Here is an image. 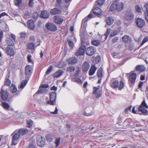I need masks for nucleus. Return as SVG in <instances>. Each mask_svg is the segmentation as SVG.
Segmentation results:
<instances>
[{
    "label": "nucleus",
    "mask_w": 148,
    "mask_h": 148,
    "mask_svg": "<svg viewBox=\"0 0 148 148\" xmlns=\"http://www.w3.org/2000/svg\"><path fill=\"white\" fill-rule=\"evenodd\" d=\"M75 69L74 66H70L67 68L66 70L67 71L69 72H72Z\"/></svg>",
    "instance_id": "nucleus-44"
},
{
    "label": "nucleus",
    "mask_w": 148,
    "mask_h": 148,
    "mask_svg": "<svg viewBox=\"0 0 148 148\" xmlns=\"http://www.w3.org/2000/svg\"><path fill=\"white\" fill-rule=\"evenodd\" d=\"M11 84V81L10 80L8 79H5V82H4V84L5 85L9 86Z\"/></svg>",
    "instance_id": "nucleus-47"
},
{
    "label": "nucleus",
    "mask_w": 148,
    "mask_h": 148,
    "mask_svg": "<svg viewBox=\"0 0 148 148\" xmlns=\"http://www.w3.org/2000/svg\"><path fill=\"white\" fill-rule=\"evenodd\" d=\"M0 94L2 99L4 101H6L8 97V92L6 90H4L3 87L1 88Z\"/></svg>",
    "instance_id": "nucleus-9"
},
{
    "label": "nucleus",
    "mask_w": 148,
    "mask_h": 148,
    "mask_svg": "<svg viewBox=\"0 0 148 148\" xmlns=\"http://www.w3.org/2000/svg\"><path fill=\"white\" fill-rule=\"evenodd\" d=\"M110 29H108L107 30L106 33L104 34V36H105V39H106L107 37H108V34L110 33Z\"/></svg>",
    "instance_id": "nucleus-52"
},
{
    "label": "nucleus",
    "mask_w": 148,
    "mask_h": 148,
    "mask_svg": "<svg viewBox=\"0 0 148 148\" xmlns=\"http://www.w3.org/2000/svg\"><path fill=\"white\" fill-rule=\"evenodd\" d=\"M56 98V93L55 92H52L50 95V100H48L46 102H43L42 104H50L54 105L55 104Z\"/></svg>",
    "instance_id": "nucleus-2"
},
{
    "label": "nucleus",
    "mask_w": 148,
    "mask_h": 148,
    "mask_svg": "<svg viewBox=\"0 0 148 148\" xmlns=\"http://www.w3.org/2000/svg\"><path fill=\"white\" fill-rule=\"evenodd\" d=\"M73 80L80 84H82L83 82L79 78H75L73 79Z\"/></svg>",
    "instance_id": "nucleus-41"
},
{
    "label": "nucleus",
    "mask_w": 148,
    "mask_h": 148,
    "mask_svg": "<svg viewBox=\"0 0 148 148\" xmlns=\"http://www.w3.org/2000/svg\"><path fill=\"white\" fill-rule=\"evenodd\" d=\"M132 107L131 106H130L129 107H127L126 108L125 110V113H127L129 111H130Z\"/></svg>",
    "instance_id": "nucleus-54"
},
{
    "label": "nucleus",
    "mask_w": 148,
    "mask_h": 148,
    "mask_svg": "<svg viewBox=\"0 0 148 148\" xmlns=\"http://www.w3.org/2000/svg\"><path fill=\"white\" fill-rule=\"evenodd\" d=\"M144 7L147 12H148V3L145 4Z\"/></svg>",
    "instance_id": "nucleus-64"
},
{
    "label": "nucleus",
    "mask_w": 148,
    "mask_h": 148,
    "mask_svg": "<svg viewBox=\"0 0 148 148\" xmlns=\"http://www.w3.org/2000/svg\"><path fill=\"white\" fill-rule=\"evenodd\" d=\"M37 145L39 146L42 147L45 144V140L42 136L37 137Z\"/></svg>",
    "instance_id": "nucleus-12"
},
{
    "label": "nucleus",
    "mask_w": 148,
    "mask_h": 148,
    "mask_svg": "<svg viewBox=\"0 0 148 148\" xmlns=\"http://www.w3.org/2000/svg\"><path fill=\"white\" fill-rule=\"evenodd\" d=\"M1 106L6 110H8L10 108V106L8 103L5 102L2 103Z\"/></svg>",
    "instance_id": "nucleus-37"
},
{
    "label": "nucleus",
    "mask_w": 148,
    "mask_h": 148,
    "mask_svg": "<svg viewBox=\"0 0 148 148\" xmlns=\"http://www.w3.org/2000/svg\"><path fill=\"white\" fill-rule=\"evenodd\" d=\"M46 138L47 140L49 142H51L52 141V139H51V138H50V136L49 135H47L46 136Z\"/></svg>",
    "instance_id": "nucleus-62"
},
{
    "label": "nucleus",
    "mask_w": 148,
    "mask_h": 148,
    "mask_svg": "<svg viewBox=\"0 0 148 148\" xmlns=\"http://www.w3.org/2000/svg\"><path fill=\"white\" fill-rule=\"evenodd\" d=\"M123 6L124 4L122 2H118L116 1H115L110 5L109 9L111 11L115 10L117 11H121L123 10Z\"/></svg>",
    "instance_id": "nucleus-1"
},
{
    "label": "nucleus",
    "mask_w": 148,
    "mask_h": 148,
    "mask_svg": "<svg viewBox=\"0 0 148 148\" xmlns=\"http://www.w3.org/2000/svg\"><path fill=\"white\" fill-rule=\"evenodd\" d=\"M106 23L109 25H111L114 22L113 18L112 17L108 16L106 19Z\"/></svg>",
    "instance_id": "nucleus-29"
},
{
    "label": "nucleus",
    "mask_w": 148,
    "mask_h": 148,
    "mask_svg": "<svg viewBox=\"0 0 148 148\" xmlns=\"http://www.w3.org/2000/svg\"><path fill=\"white\" fill-rule=\"evenodd\" d=\"M58 109L57 107L55 108V110L54 112H51V113L53 114H58Z\"/></svg>",
    "instance_id": "nucleus-56"
},
{
    "label": "nucleus",
    "mask_w": 148,
    "mask_h": 148,
    "mask_svg": "<svg viewBox=\"0 0 148 148\" xmlns=\"http://www.w3.org/2000/svg\"><path fill=\"white\" fill-rule=\"evenodd\" d=\"M47 90L46 88H39V90L36 92L35 95L38 94L40 93H43L47 92Z\"/></svg>",
    "instance_id": "nucleus-30"
},
{
    "label": "nucleus",
    "mask_w": 148,
    "mask_h": 148,
    "mask_svg": "<svg viewBox=\"0 0 148 148\" xmlns=\"http://www.w3.org/2000/svg\"><path fill=\"white\" fill-rule=\"evenodd\" d=\"M117 33V32L116 30H114L112 31L111 33V36H113L116 35Z\"/></svg>",
    "instance_id": "nucleus-53"
},
{
    "label": "nucleus",
    "mask_w": 148,
    "mask_h": 148,
    "mask_svg": "<svg viewBox=\"0 0 148 148\" xmlns=\"http://www.w3.org/2000/svg\"><path fill=\"white\" fill-rule=\"evenodd\" d=\"M22 2V0H15L14 1L15 5L17 6H18Z\"/></svg>",
    "instance_id": "nucleus-45"
},
{
    "label": "nucleus",
    "mask_w": 148,
    "mask_h": 148,
    "mask_svg": "<svg viewBox=\"0 0 148 148\" xmlns=\"http://www.w3.org/2000/svg\"><path fill=\"white\" fill-rule=\"evenodd\" d=\"M148 106L146 104L145 100H144L141 105L138 108L139 111L141 112L143 114L146 115L147 114L148 111L146 108H148Z\"/></svg>",
    "instance_id": "nucleus-4"
},
{
    "label": "nucleus",
    "mask_w": 148,
    "mask_h": 148,
    "mask_svg": "<svg viewBox=\"0 0 148 148\" xmlns=\"http://www.w3.org/2000/svg\"><path fill=\"white\" fill-rule=\"evenodd\" d=\"M27 49L31 50H34L35 49L34 44L30 43L27 44Z\"/></svg>",
    "instance_id": "nucleus-36"
},
{
    "label": "nucleus",
    "mask_w": 148,
    "mask_h": 148,
    "mask_svg": "<svg viewBox=\"0 0 148 148\" xmlns=\"http://www.w3.org/2000/svg\"><path fill=\"white\" fill-rule=\"evenodd\" d=\"M68 64H75L77 61L76 58L74 57H72L67 59L66 60Z\"/></svg>",
    "instance_id": "nucleus-21"
},
{
    "label": "nucleus",
    "mask_w": 148,
    "mask_h": 148,
    "mask_svg": "<svg viewBox=\"0 0 148 148\" xmlns=\"http://www.w3.org/2000/svg\"><path fill=\"white\" fill-rule=\"evenodd\" d=\"M112 56L115 58H119L121 57V56H120L119 53L116 52L112 53Z\"/></svg>",
    "instance_id": "nucleus-39"
},
{
    "label": "nucleus",
    "mask_w": 148,
    "mask_h": 148,
    "mask_svg": "<svg viewBox=\"0 0 148 148\" xmlns=\"http://www.w3.org/2000/svg\"><path fill=\"white\" fill-rule=\"evenodd\" d=\"M100 43V41L98 40H93L92 41V44L94 45L97 46Z\"/></svg>",
    "instance_id": "nucleus-43"
},
{
    "label": "nucleus",
    "mask_w": 148,
    "mask_h": 148,
    "mask_svg": "<svg viewBox=\"0 0 148 148\" xmlns=\"http://www.w3.org/2000/svg\"><path fill=\"white\" fill-rule=\"evenodd\" d=\"M60 142V140L59 138H57L55 142V144L56 145V147H57L59 145Z\"/></svg>",
    "instance_id": "nucleus-49"
},
{
    "label": "nucleus",
    "mask_w": 148,
    "mask_h": 148,
    "mask_svg": "<svg viewBox=\"0 0 148 148\" xmlns=\"http://www.w3.org/2000/svg\"><path fill=\"white\" fill-rule=\"evenodd\" d=\"M32 67L30 65L27 66L25 67V74L27 77L30 76L32 73Z\"/></svg>",
    "instance_id": "nucleus-11"
},
{
    "label": "nucleus",
    "mask_w": 148,
    "mask_h": 148,
    "mask_svg": "<svg viewBox=\"0 0 148 148\" xmlns=\"http://www.w3.org/2000/svg\"><path fill=\"white\" fill-rule=\"evenodd\" d=\"M31 56L30 55H28L27 56V59L29 62H32Z\"/></svg>",
    "instance_id": "nucleus-60"
},
{
    "label": "nucleus",
    "mask_w": 148,
    "mask_h": 148,
    "mask_svg": "<svg viewBox=\"0 0 148 148\" xmlns=\"http://www.w3.org/2000/svg\"><path fill=\"white\" fill-rule=\"evenodd\" d=\"M57 88L55 86H53L51 88V90L56 91L57 90Z\"/></svg>",
    "instance_id": "nucleus-63"
},
{
    "label": "nucleus",
    "mask_w": 148,
    "mask_h": 148,
    "mask_svg": "<svg viewBox=\"0 0 148 148\" xmlns=\"http://www.w3.org/2000/svg\"><path fill=\"white\" fill-rule=\"evenodd\" d=\"M134 18L133 14L131 12L127 13L125 16V18L127 20H131Z\"/></svg>",
    "instance_id": "nucleus-22"
},
{
    "label": "nucleus",
    "mask_w": 148,
    "mask_h": 148,
    "mask_svg": "<svg viewBox=\"0 0 148 148\" xmlns=\"http://www.w3.org/2000/svg\"><path fill=\"white\" fill-rule=\"evenodd\" d=\"M6 42L8 45L13 46L14 45L13 41L10 38H7L6 40Z\"/></svg>",
    "instance_id": "nucleus-33"
},
{
    "label": "nucleus",
    "mask_w": 148,
    "mask_h": 148,
    "mask_svg": "<svg viewBox=\"0 0 148 148\" xmlns=\"http://www.w3.org/2000/svg\"><path fill=\"white\" fill-rule=\"evenodd\" d=\"M136 75L135 73H134L130 74L129 78V81L131 83H134L136 79Z\"/></svg>",
    "instance_id": "nucleus-19"
},
{
    "label": "nucleus",
    "mask_w": 148,
    "mask_h": 148,
    "mask_svg": "<svg viewBox=\"0 0 148 148\" xmlns=\"http://www.w3.org/2000/svg\"><path fill=\"white\" fill-rule=\"evenodd\" d=\"M48 85L47 84H43L40 86V87L41 88H47L48 87Z\"/></svg>",
    "instance_id": "nucleus-61"
},
{
    "label": "nucleus",
    "mask_w": 148,
    "mask_h": 148,
    "mask_svg": "<svg viewBox=\"0 0 148 148\" xmlns=\"http://www.w3.org/2000/svg\"><path fill=\"white\" fill-rule=\"evenodd\" d=\"M90 67V65L87 62H85L82 66V70L84 72H86Z\"/></svg>",
    "instance_id": "nucleus-15"
},
{
    "label": "nucleus",
    "mask_w": 148,
    "mask_h": 148,
    "mask_svg": "<svg viewBox=\"0 0 148 148\" xmlns=\"http://www.w3.org/2000/svg\"><path fill=\"white\" fill-rule=\"evenodd\" d=\"M63 73L64 72L63 71L60 70H59L53 75V77L54 78L58 77L62 75Z\"/></svg>",
    "instance_id": "nucleus-28"
},
{
    "label": "nucleus",
    "mask_w": 148,
    "mask_h": 148,
    "mask_svg": "<svg viewBox=\"0 0 148 148\" xmlns=\"http://www.w3.org/2000/svg\"><path fill=\"white\" fill-rule=\"evenodd\" d=\"M20 36L22 38H24L26 35V33L24 32H21L20 34Z\"/></svg>",
    "instance_id": "nucleus-58"
},
{
    "label": "nucleus",
    "mask_w": 148,
    "mask_h": 148,
    "mask_svg": "<svg viewBox=\"0 0 148 148\" xmlns=\"http://www.w3.org/2000/svg\"><path fill=\"white\" fill-rule=\"evenodd\" d=\"M33 122L31 120L27 121V127L30 128L33 124Z\"/></svg>",
    "instance_id": "nucleus-38"
},
{
    "label": "nucleus",
    "mask_w": 148,
    "mask_h": 148,
    "mask_svg": "<svg viewBox=\"0 0 148 148\" xmlns=\"http://www.w3.org/2000/svg\"><path fill=\"white\" fill-rule=\"evenodd\" d=\"M102 69L100 68L97 71V75L99 77H101L102 76Z\"/></svg>",
    "instance_id": "nucleus-42"
},
{
    "label": "nucleus",
    "mask_w": 148,
    "mask_h": 148,
    "mask_svg": "<svg viewBox=\"0 0 148 148\" xmlns=\"http://www.w3.org/2000/svg\"><path fill=\"white\" fill-rule=\"evenodd\" d=\"M45 26L47 29L51 31H56L57 29L56 26L54 24L50 23H46Z\"/></svg>",
    "instance_id": "nucleus-7"
},
{
    "label": "nucleus",
    "mask_w": 148,
    "mask_h": 148,
    "mask_svg": "<svg viewBox=\"0 0 148 148\" xmlns=\"http://www.w3.org/2000/svg\"><path fill=\"white\" fill-rule=\"evenodd\" d=\"M34 0H29V5L30 7H32L33 5V1Z\"/></svg>",
    "instance_id": "nucleus-59"
},
{
    "label": "nucleus",
    "mask_w": 148,
    "mask_h": 148,
    "mask_svg": "<svg viewBox=\"0 0 148 148\" xmlns=\"http://www.w3.org/2000/svg\"><path fill=\"white\" fill-rule=\"evenodd\" d=\"M136 71L142 72L145 70V68L143 66L138 65L136 66Z\"/></svg>",
    "instance_id": "nucleus-31"
},
{
    "label": "nucleus",
    "mask_w": 148,
    "mask_h": 148,
    "mask_svg": "<svg viewBox=\"0 0 148 148\" xmlns=\"http://www.w3.org/2000/svg\"><path fill=\"white\" fill-rule=\"evenodd\" d=\"M68 41L69 43V45L71 48H72L73 46V43L72 40L68 39Z\"/></svg>",
    "instance_id": "nucleus-51"
},
{
    "label": "nucleus",
    "mask_w": 148,
    "mask_h": 148,
    "mask_svg": "<svg viewBox=\"0 0 148 148\" xmlns=\"http://www.w3.org/2000/svg\"><path fill=\"white\" fill-rule=\"evenodd\" d=\"M97 70V68L95 66V65H92L89 71V74L90 75H92L95 73L96 70Z\"/></svg>",
    "instance_id": "nucleus-25"
},
{
    "label": "nucleus",
    "mask_w": 148,
    "mask_h": 148,
    "mask_svg": "<svg viewBox=\"0 0 148 148\" xmlns=\"http://www.w3.org/2000/svg\"><path fill=\"white\" fill-rule=\"evenodd\" d=\"M96 49L95 47L90 46L88 47L86 50V53L88 56H91L95 53Z\"/></svg>",
    "instance_id": "nucleus-8"
},
{
    "label": "nucleus",
    "mask_w": 148,
    "mask_h": 148,
    "mask_svg": "<svg viewBox=\"0 0 148 148\" xmlns=\"http://www.w3.org/2000/svg\"><path fill=\"white\" fill-rule=\"evenodd\" d=\"M21 135H23L28 132V130L26 128H22L19 129L18 130Z\"/></svg>",
    "instance_id": "nucleus-24"
},
{
    "label": "nucleus",
    "mask_w": 148,
    "mask_h": 148,
    "mask_svg": "<svg viewBox=\"0 0 148 148\" xmlns=\"http://www.w3.org/2000/svg\"><path fill=\"white\" fill-rule=\"evenodd\" d=\"M105 1V0H98L97 1V4L99 5H103Z\"/></svg>",
    "instance_id": "nucleus-50"
},
{
    "label": "nucleus",
    "mask_w": 148,
    "mask_h": 148,
    "mask_svg": "<svg viewBox=\"0 0 148 148\" xmlns=\"http://www.w3.org/2000/svg\"><path fill=\"white\" fill-rule=\"evenodd\" d=\"M147 41H148V39L147 38H144L143 39V40L142 41V42L141 44V45H143L145 42H147Z\"/></svg>",
    "instance_id": "nucleus-55"
},
{
    "label": "nucleus",
    "mask_w": 148,
    "mask_h": 148,
    "mask_svg": "<svg viewBox=\"0 0 148 148\" xmlns=\"http://www.w3.org/2000/svg\"><path fill=\"white\" fill-rule=\"evenodd\" d=\"M54 21L55 22L58 24H61L63 21L64 20L59 16H55L54 17Z\"/></svg>",
    "instance_id": "nucleus-18"
},
{
    "label": "nucleus",
    "mask_w": 148,
    "mask_h": 148,
    "mask_svg": "<svg viewBox=\"0 0 148 148\" xmlns=\"http://www.w3.org/2000/svg\"><path fill=\"white\" fill-rule=\"evenodd\" d=\"M124 86V83L123 82L121 81L120 82L119 85L118 87V90H121L123 88Z\"/></svg>",
    "instance_id": "nucleus-40"
},
{
    "label": "nucleus",
    "mask_w": 148,
    "mask_h": 148,
    "mask_svg": "<svg viewBox=\"0 0 148 148\" xmlns=\"http://www.w3.org/2000/svg\"><path fill=\"white\" fill-rule=\"evenodd\" d=\"M27 82V80H25L23 81L22 82L20 86L18 87V89H22L26 85Z\"/></svg>",
    "instance_id": "nucleus-34"
},
{
    "label": "nucleus",
    "mask_w": 148,
    "mask_h": 148,
    "mask_svg": "<svg viewBox=\"0 0 148 148\" xmlns=\"http://www.w3.org/2000/svg\"><path fill=\"white\" fill-rule=\"evenodd\" d=\"M52 66H50L48 68L47 71L46 72V73L47 74H49L52 71Z\"/></svg>",
    "instance_id": "nucleus-46"
},
{
    "label": "nucleus",
    "mask_w": 148,
    "mask_h": 148,
    "mask_svg": "<svg viewBox=\"0 0 148 148\" xmlns=\"http://www.w3.org/2000/svg\"><path fill=\"white\" fill-rule=\"evenodd\" d=\"M10 91H11L12 93H14L16 92L17 90V89L16 86L13 84H12L10 88Z\"/></svg>",
    "instance_id": "nucleus-35"
},
{
    "label": "nucleus",
    "mask_w": 148,
    "mask_h": 148,
    "mask_svg": "<svg viewBox=\"0 0 148 148\" xmlns=\"http://www.w3.org/2000/svg\"><path fill=\"white\" fill-rule=\"evenodd\" d=\"M142 9L141 7L137 5L135 7V10L136 11L138 12H140Z\"/></svg>",
    "instance_id": "nucleus-48"
},
{
    "label": "nucleus",
    "mask_w": 148,
    "mask_h": 148,
    "mask_svg": "<svg viewBox=\"0 0 148 148\" xmlns=\"http://www.w3.org/2000/svg\"><path fill=\"white\" fill-rule=\"evenodd\" d=\"M5 51L6 53L11 56H12L14 55V52L13 49L8 47L5 48Z\"/></svg>",
    "instance_id": "nucleus-14"
},
{
    "label": "nucleus",
    "mask_w": 148,
    "mask_h": 148,
    "mask_svg": "<svg viewBox=\"0 0 148 148\" xmlns=\"http://www.w3.org/2000/svg\"><path fill=\"white\" fill-rule=\"evenodd\" d=\"M135 23L137 26L140 28L143 27L145 24V21L140 18H136L135 20Z\"/></svg>",
    "instance_id": "nucleus-6"
},
{
    "label": "nucleus",
    "mask_w": 148,
    "mask_h": 148,
    "mask_svg": "<svg viewBox=\"0 0 148 148\" xmlns=\"http://www.w3.org/2000/svg\"><path fill=\"white\" fill-rule=\"evenodd\" d=\"M28 148H36L35 145L34 143H31L29 146Z\"/></svg>",
    "instance_id": "nucleus-57"
},
{
    "label": "nucleus",
    "mask_w": 148,
    "mask_h": 148,
    "mask_svg": "<svg viewBox=\"0 0 148 148\" xmlns=\"http://www.w3.org/2000/svg\"><path fill=\"white\" fill-rule=\"evenodd\" d=\"M93 13L96 15H99L101 14V10L97 7L94 8L93 10Z\"/></svg>",
    "instance_id": "nucleus-27"
},
{
    "label": "nucleus",
    "mask_w": 148,
    "mask_h": 148,
    "mask_svg": "<svg viewBox=\"0 0 148 148\" xmlns=\"http://www.w3.org/2000/svg\"><path fill=\"white\" fill-rule=\"evenodd\" d=\"M12 135V145H15L18 143L21 135L18 130L14 131Z\"/></svg>",
    "instance_id": "nucleus-3"
},
{
    "label": "nucleus",
    "mask_w": 148,
    "mask_h": 148,
    "mask_svg": "<svg viewBox=\"0 0 148 148\" xmlns=\"http://www.w3.org/2000/svg\"><path fill=\"white\" fill-rule=\"evenodd\" d=\"M49 13L47 11L43 10L41 13L40 17L44 18H47L49 17Z\"/></svg>",
    "instance_id": "nucleus-17"
},
{
    "label": "nucleus",
    "mask_w": 148,
    "mask_h": 148,
    "mask_svg": "<svg viewBox=\"0 0 148 148\" xmlns=\"http://www.w3.org/2000/svg\"><path fill=\"white\" fill-rule=\"evenodd\" d=\"M93 113V111L92 108H87L86 109V111L85 112V113L86 114V115L88 116L92 115Z\"/></svg>",
    "instance_id": "nucleus-20"
},
{
    "label": "nucleus",
    "mask_w": 148,
    "mask_h": 148,
    "mask_svg": "<svg viewBox=\"0 0 148 148\" xmlns=\"http://www.w3.org/2000/svg\"><path fill=\"white\" fill-rule=\"evenodd\" d=\"M122 40L123 42H128L131 41V38L127 35H125L123 36L122 37Z\"/></svg>",
    "instance_id": "nucleus-32"
},
{
    "label": "nucleus",
    "mask_w": 148,
    "mask_h": 148,
    "mask_svg": "<svg viewBox=\"0 0 148 148\" xmlns=\"http://www.w3.org/2000/svg\"><path fill=\"white\" fill-rule=\"evenodd\" d=\"M50 12L51 14L55 15L60 14L61 13V11L56 8H54L51 9Z\"/></svg>",
    "instance_id": "nucleus-26"
},
{
    "label": "nucleus",
    "mask_w": 148,
    "mask_h": 148,
    "mask_svg": "<svg viewBox=\"0 0 148 148\" xmlns=\"http://www.w3.org/2000/svg\"><path fill=\"white\" fill-rule=\"evenodd\" d=\"M86 47L84 45H82L79 50L75 53V55L78 56L80 55H83L84 54Z\"/></svg>",
    "instance_id": "nucleus-10"
},
{
    "label": "nucleus",
    "mask_w": 148,
    "mask_h": 148,
    "mask_svg": "<svg viewBox=\"0 0 148 148\" xmlns=\"http://www.w3.org/2000/svg\"><path fill=\"white\" fill-rule=\"evenodd\" d=\"M66 63L63 61H60L56 65V66L59 68H62L66 66Z\"/></svg>",
    "instance_id": "nucleus-23"
},
{
    "label": "nucleus",
    "mask_w": 148,
    "mask_h": 148,
    "mask_svg": "<svg viewBox=\"0 0 148 148\" xmlns=\"http://www.w3.org/2000/svg\"><path fill=\"white\" fill-rule=\"evenodd\" d=\"M100 86L94 87L93 89V93L96 96L97 98L100 97L101 95L102 90L99 89Z\"/></svg>",
    "instance_id": "nucleus-5"
},
{
    "label": "nucleus",
    "mask_w": 148,
    "mask_h": 148,
    "mask_svg": "<svg viewBox=\"0 0 148 148\" xmlns=\"http://www.w3.org/2000/svg\"><path fill=\"white\" fill-rule=\"evenodd\" d=\"M27 24L29 28L32 30H33L35 28V24L32 20H28L27 22Z\"/></svg>",
    "instance_id": "nucleus-16"
},
{
    "label": "nucleus",
    "mask_w": 148,
    "mask_h": 148,
    "mask_svg": "<svg viewBox=\"0 0 148 148\" xmlns=\"http://www.w3.org/2000/svg\"><path fill=\"white\" fill-rule=\"evenodd\" d=\"M110 86L113 88H118L119 82L118 81L113 79H111L110 82Z\"/></svg>",
    "instance_id": "nucleus-13"
}]
</instances>
